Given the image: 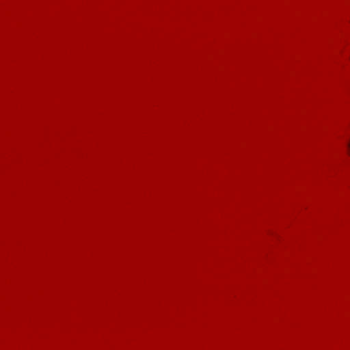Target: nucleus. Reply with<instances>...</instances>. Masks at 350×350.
I'll use <instances>...</instances> for the list:
<instances>
[{"label": "nucleus", "instance_id": "f257e3e1", "mask_svg": "<svg viewBox=\"0 0 350 350\" xmlns=\"http://www.w3.org/2000/svg\"><path fill=\"white\" fill-rule=\"evenodd\" d=\"M348 148H349V153L350 154V142L347 144Z\"/></svg>", "mask_w": 350, "mask_h": 350}]
</instances>
